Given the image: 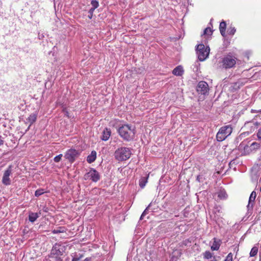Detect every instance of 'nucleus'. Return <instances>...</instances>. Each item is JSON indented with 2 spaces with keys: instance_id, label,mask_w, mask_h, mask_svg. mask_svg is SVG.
I'll return each instance as SVG.
<instances>
[{
  "instance_id": "obj_2",
  "label": "nucleus",
  "mask_w": 261,
  "mask_h": 261,
  "mask_svg": "<svg viewBox=\"0 0 261 261\" xmlns=\"http://www.w3.org/2000/svg\"><path fill=\"white\" fill-rule=\"evenodd\" d=\"M131 155V149L126 147L118 148L114 153L115 159L119 162L126 161L130 158Z\"/></svg>"
},
{
  "instance_id": "obj_16",
  "label": "nucleus",
  "mask_w": 261,
  "mask_h": 261,
  "mask_svg": "<svg viewBox=\"0 0 261 261\" xmlns=\"http://www.w3.org/2000/svg\"><path fill=\"white\" fill-rule=\"evenodd\" d=\"M220 245H221L220 240L217 239L216 238H214L213 239V244L211 246V249L213 251H214V250L217 251L219 249Z\"/></svg>"
},
{
  "instance_id": "obj_40",
  "label": "nucleus",
  "mask_w": 261,
  "mask_h": 261,
  "mask_svg": "<svg viewBox=\"0 0 261 261\" xmlns=\"http://www.w3.org/2000/svg\"><path fill=\"white\" fill-rule=\"evenodd\" d=\"M63 112H64V113H65V115H66L68 117H69V115H68V114H69V113H68V111H66V110L65 109H64L63 110Z\"/></svg>"
},
{
  "instance_id": "obj_44",
  "label": "nucleus",
  "mask_w": 261,
  "mask_h": 261,
  "mask_svg": "<svg viewBox=\"0 0 261 261\" xmlns=\"http://www.w3.org/2000/svg\"><path fill=\"white\" fill-rule=\"evenodd\" d=\"M251 112H254L253 110H251Z\"/></svg>"
},
{
  "instance_id": "obj_12",
  "label": "nucleus",
  "mask_w": 261,
  "mask_h": 261,
  "mask_svg": "<svg viewBox=\"0 0 261 261\" xmlns=\"http://www.w3.org/2000/svg\"><path fill=\"white\" fill-rule=\"evenodd\" d=\"M256 196V192L254 191L252 192V193H251V194L250 195V197L249 198V201H248V203L247 206V208L248 209V212L251 211L252 210L253 206H254V201H255Z\"/></svg>"
},
{
  "instance_id": "obj_15",
  "label": "nucleus",
  "mask_w": 261,
  "mask_h": 261,
  "mask_svg": "<svg viewBox=\"0 0 261 261\" xmlns=\"http://www.w3.org/2000/svg\"><path fill=\"white\" fill-rule=\"evenodd\" d=\"M111 135V130L110 128H105L102 132L100 137L102 141H106L109 140Z\"/></svg>"
},
{
  "instance_id": "obj_3",
  "label": "nucleus",
  "mask_w": 261,
  "mask_h": 261,
  "mask_svg": "<svg viewBox=\"0 0 261 261\" xmlns=\"http://www.w3.org/2000/svg\"><path fill=\"white\" fill-rule=\"evenodd\" d=\"M232 128L230 125L221 127L216 135L217 140L221 142L224 140L232 133Z\"/></svg>"
},
{
  "instance_id": "obj_20",
  "label": "nucleus",
  "mask_w": 261,
  "mask_h": 261,
  "mask_svg": "<svg viewBox=\"0 0 261 261\" xmlns=\"http://www.w3.org/2000/svg\"><path fill=\"white\" fill-rule=\"evenodd\" d=\"M37 119V115L33 113L31 114L29 117L27 118V120L30 123V126L28 127V129H29L30 126L36 121Z\"/></svg>"
},
{
  "instance_id": "obj_5",
  "label": "nucleus",
  "mask_w": 261,
  "mask_h": 261,
  "mask_svg": "<svg viewBox=\"0 0 261 261\" xmlns=\"http://www.w3.org/2000/svg\"><path fill=\"white\" fill-rule=\"evenodd\" d=\"M196 51L198 59L200 61H203L208 56L210 48L208 47H205L203 44H200L197 46Z\"/></svg>"
},
{
  "instance_id": "obj_39",
  "label": "nucleus",
  "mask_w": 261,
  "mask_h": 261,
  "mask_svg": "<svg viewBox=\"0 0 261 261\" xmlns=\"http://www.w3.org/2000/svg\"><path fill=\"white\" fill-rule=\"evenodd\" d=\"M197 180L199 182H202L203 181L202 176L200 175H198L197 176Z\"/></svg>"
},
{
  "instance_id": "obj_14",
  "label": "nucleus",
  "mask_w": 261,
  "mask_h": 261,
  "mask_svg": "<svg viewBox=\"0 0 261 261\" xmlns=\"http://www.w3.org/2000/svg\"><path fill=\"white\" fill-rule=\"evenodd\" d=\"M260 172L261 170L257 166L252 167L251 171V176L252 179L254 181L257 180L259 176Z\"/></svg>"
},
{
  "instance_id": "obj_22",
  "label": "nucleus",
  "mask_w": 261,
  "mask_h": 261,
  "mask_svg": "<svg viewBox=\"0 0 261 261\" xmlns=\"http://www.w3.org/2000/svg\"><path fill=\"white\" fill-rule=\"evenodd\" d=\"M67 229L65 227H59L52 230L54 234L66 232Z\"/></svg>"
},
{
  "instance_id": "obj_33",
  "label": "nucleus",
  "mask_w": 261,
  "mask_h": 261,
  "mask_svg": "<svg viewBox=\"0 0 261 261\" xmlns=\"http://www.w3.org/2000/svg\"><path fill=\"white\" fill-rule=\"evenodd\" d=\"M213 33V31L210 28H206L203 32L204 35H211Z\"/></svg>"
},
{
  "instance_id": "obj_30",
  "label": "nucleus",
  "mask_w": 261,
  "mask_h": 261,
  "mask_svg": "<svg viewBox=\"0 0 261 261\" xmlns=\"http://www.w3.org/2000/svg\"><path fill=\"white\" fill-rule=\"evenodd\" d=\"M236 30L234 28V27H229L228 29H227V33L229 34V35H233L234 34L235 32H236Z\"/></svg>"
},
{
  "instance_id": "obj_13",
  "label": "nucleus",
  "mask_w": 261,
  "mask_h": 261,
  "mask_svg": "<svg viewBox=\"0 0 261 261\" xmlns=\"http://www.w3.org/2000/svg\"><path fill=\"white\" fill-rule=\"evenodd\" d=\"M259 124L260 123L257 121L252 120L246 122L245 123V127L248 128H250V131L252 132L257 129Z\"/></svg>"
},
{
  "instance_id": "obj_32",
  "label": "nucleus",
  "mask_w": 261,
  "mask_h": 261,
  "mask_svg": "<svg viewBox=\"0 0 261 261\" xmlns=\"http://www.w3.org/2000/svg\"><path fill=\"white\" fill-rule=\"evenodd\" d=\"M49 257L51 258L53 261H63V258L60 256H49Z\"/></svg>"
},
{
  "instance_id": "obj_19",
  "label": "nucleus",
  "mask_w": 261,
  "mask_h": 261,
  "mask_svg": "<svg viewBox=\"0 0 261 261\" xmlns=\"http://www.w3.org/2000/svg\"><path fill=\"white\" fill-rule=\"evenodd\" d=\"M39 217V215L37 213L30 212L29 215V220L31 222H34Z\"/></svg>"
},
{
  "instance_id": "obj_4",
  "label": "nucleus",
  "mask_w": 261,
  "mask_h": 261,
  "mask_svg": "<svg viewBox=\"0 0 261 261\" xmlns=\"http://www.w3.org/2000/svg\"><path fill=\"white\" fill-rule=\"evenodd\" d=\"M66 246L62 243H57L52 247L49 256H62L66 250Z\"/></svg>"
},
{
  "instance_id": "obj_17",
  "label": "nucleus",
  "mask_w": 261,
  "mask_h": 261,
  "mask_svg": "<svg viewBox=\"0 0 261 261\" xmlns=\"http://www.w3.org/2000/svg\"><path fill=\"white\" fill-rule=\"evenodd\" d=\"M97 153L95 150L92 151L91 154L87 158V161L89 163H92L94 162L96 159Z\"/></svg>"
},
{
  "instance_id": "obj_6",
  "label": "nucleus",
  "mask_w": 261,
  "mask_h": 261,
  "mask_svg": "<svg viewBox=\"0 0 261 261\" xmlns=\"http://www.w3.org/2000/svg\"><path fill=\"white\" fill-rule=\"evenodd\" d=\"M236 63V58L231 55H228L224 56L221 61V66L225 69L233 67Z\"/></svg>"
},
{
  "instance_id": "obj_25",
  "label": "nucleus",
  "mask_w": 261,
  "mask_h": 261,
  "mask_svg": "<svg viewBox=\"0 0 261 261\" xmlns=\"http://www.w3.org/2000/svg\"><path fill=\"white\" fill-rule=\"evenodd\" d=\"M258 249L257 246H254L253 247L250 252V257H254L256 256L258 252Z\"/></svg>"
},
{
  "instance_id": "obj_42",
  "label": "nucleus",
  "mask_w": 261,
  "mask_h": 261,
  "mask_svg": "<svg viewBox=\"0 0 261 261\" xmlns=\"http://www.w3.org/2000/svg\"><path fill=\"white\" fill-rule=\"evenodd\" d=\"M91 258L87 257L83 261H91Z\"/></svg>"
},
{
  "instance_id": "obj_10",
  "label": "nucleus",
  "mask_w": 261,
  "mask_h": 261,
  "mask_svg": "<svg viewBox=\"0 0 261 261\" xmlns=\"http://www.w3.org/2000/svg\"><path fill=\"white\" fill-rule=\"evenodd\" d=\"M197 91L201 94L205 95L207 94L209 91L207 83L204 81L199 82L197 86Z\"/></svg>"
},
{
  "instance_id": "obj_29",
  "label": "nucleus",
  "mask_w": 261,
  "mask_h": 261,
  "mask_svg": "<svg viewBox=\"0 0 261 261\" xmlns=\"http://www.w3.org/2000/svg\"><path fill=\"white\" fill-rule=\"evenodd\" d=\"M44 189H39L37 190L35 192V196L36 197H39V196L42 195L45 193Z\"/></svg>"
},
{
  "instance_id": "obj_21",
  "label": "nucleus",
  "mask_w": 261,
  "mask_h": 261,
  "mask_svg": "<svg viewBox=\"0 0 261 261\" xmlns=\"http://www.w3.org/2000/svg\"><path fill=\"white\" fill-rule=\"evenodd\" d=\"M226 23L225 21H223L220 23L219 25V30L221 34L223 37L225 36V30H226Z\"/></svg>"
},
{
  "instance_id": "obj_27",
  "label": "nucleus",
  "mask_w": 261,
  "mask_h": 261,
  "mask_svg": "<svg viewBox=\"0 0 261 261\" xmlns=\"http://www.w3.org/2000/svg\"><path fill=\"white\" fill-rule=\"evenodd\" d=\"M250 146L251 147V148L252 149V151L255 150L260 148V144L256 142H254L252 143Z\"/></svg>"
},
{
  "instance_id": "obj_26",
  "label": "nucleus",
  "mask_w": 261,
  "mask_h": 261,
  "mask_svg": "<svg viewBox=\"0 0 261 261\" xmlns=\"http://www.w3.org/2000/svg\"><path fill=\"white\" fill-rule=\"evenodd\" d=\"M91 4L92 5L91 11H94L96 8H97L99 6V3L98 1L96 0H92L91 2Z\"/></svg>"
},
{
  "instance_id": "obj_28",
  "label": "nucleus",
  "mask_w": 261,
  "mask_h": 261,
  "mask_svg": "<svg viewBox=\"0 0 261 261\" xmlns=\"http://www.w3.org/2000/svg\"><path fill=\"white\" fill-rule=\"evenodd\" d=\"M83 257V255L80 253L75 254L71 261H79Z\"/></svg>"
},
{
  "instance_id": "obj_11",
  "label": "nucleus",
  "mask_w": 261,
  "mask_h": 261,
  "mask_svg": "<svg viewBox=\"0 0 261 261\" xmlns=\"http://www.w3.org/2000/svg\"><path fill=\"white\" fill-rule=\"evenodd\" d=\"M238 149L243 154H248L252 151L251 147L247 144L246 141H243L238 146Z\"/></svg>"
},
{
  "instance_id": "obj_23",
  "label": "nucleus",
  "mask_w": 261,
  "mask_h": 261,
  "mask_svg": "<svg viewBox=\"0 0 261 261\" xmlns=\"http://www.w3.org/2000/svg\"><path fill=\"white\" fill-rule=\"evenodd\" d=\"M218 197L220 199H225L227 197V195L225 190H221L218 192Z\"/></svg>"
},
{
  "instance_id": "obj_8",
  "label": "nucleus",
  "mask_w": 261,
  "mask_h": 261,
  "mask_svg": "<svg viewBox=\"0 0 261 261\" xmlns=\"http://www.w3.org/2000/svg\"><path fill=\"white\" fill-rule=\"evenodd\" d=\"M12 166L10 165L8 168L4 171L2 182L5 186H9L11 184V180L10 179V175L12 174Z\"/></svg>"
},
{
  "instance_id": "obj_24",
  "label": "nucleus",
  "mask_w": 261,
  "mask_h": 261,
  "mask_svg": "<svg viewBox=\"0 0 261 261\" xmlns=\"http://www.w3.org/2000/svg\"><path fill=\"white\" fill-rule=\"evenodd\" d=\"M147 177H142L139 180V186L141 188H143L147 182Z\"/></svg>"
},
{
  "instance_id": "obj_7",
  "label": "nucleus",
  "mask_w": 261,
  "mask_h": 261,
  "mask_svg": "<svg viewBox=\"0 0 261 261\" xmlns=\"http://www.w3.org/2000/svg\"><path fill=\"white\" fill-rule=\"evenodd\" d=\"M100 178V175L99 172L94 168H91L84 175L85 180L91 179L95 182L98 181Z\"/></svg>"
},
{
  "instance_id": "obj_35",
  "label": "nucleus",
  "mask_w": 261,
  "mask_h": 261,
  "mask_svg": "<svg viewBox=\"0 0 261 261\" xmlns=\"http://www.w3.org/2000/svg\"><path fill=\"white\" fill-rule=\"evenodd\" d=\"M62 157V154H60L56 156L54 158V160L55 162L58 163L61 161Z\"/></svg>"
},
{
  "instance_id": "obj_45",
  "label": "nucleus",
  "mask_w": 261,
  "mask_h": 261,
  "mask_svg": "<svg viewBox=\"0 0 261 261\" xmlns=\"http://www.w3.org/2000/svg\"><path fill=\"white\" fill-rule=\"evenodd\" d=\"M260 192H261V187L260 188Z\"/></svg>"
},
{
  "instance_id": "obj_31",
  "label": "nucleus",
  "mask_w": 261,
  "mask_h": 261,
  "mask_svg": "<svg viewBox=\"0 0 261 261\" xmlns=\"http://www.w3.org/2000/svg\"><path fill=\"white\" fill-rule=\"evenodd\" d=\"M204 257L209 259L212 257V253L209 251H206L204 253Z\"/></svg>"
},
{
  "instance_id": "obj_36",
  "label": "nucleus",
  "mask_w": 261,
  "mask_h": 261,
  "mask_svg": "<svg viewBox=\"0 0 261 261\" xmlns=\"http://www.w3.org/2000/svg\"><path fill=\"white\" fill-rule=\"evenodd\" d=\"M150 204L147 206V207L144 211V212H143V213L142 214L140 218V220H142L143 219V217L146 215L147 213V210H148V208H149V207L150 206Z\"/></svg>"
},
{
  "instance_id": "obj_34",
  "label": "nucleus",
  "mask_w": 261,
  "mask_h": 261,
  "mask_svg": "<svg viewBox=\"0 0 261 261\" xmlns=\"http://www.w3.org/2000/svg\"><path fill=\"white\" fill-rule=\"evenodd\" d=\"M233 255L231 253H229L224 261H232Z\"/></svg>"
},
{
  "instance_id": "obj_43",
  "label": "nucleus",
  "mask_w": 261,
  "mask_h": 261,
  "mask_svg": "<svg viewBox=\"0 0 261 261\" xmlns=\"http://www.w3.org/2000/svg\"><path fill=\"white\" fill-rule=\"evenodd\" d=\"M234 161H231L229 163V165H232V164H234Z\"/></svg>"
},
{
  "instance_id": "obj_18",
  "label": "nucleus",
  "mask_w": 261,
  "mask_h": 261,
  "mask_svg": "<svg viewBox=\"0 0 261 261\" xmlns=\"http://www.w3.org/2000/svg\"><path fill=\"white\" fill-rule=\"evenodd\" d=\"M184 73V70L181 66H178L172 71V73L176 76H181Z\"/></svg>"
},
{
  "instance_id": "obj_9",
  "label": "nucleus",
  "mask_w": 261,
  "mask_h": 261,
  "mask_svg": "<svg viewBox=\"0 0 261 261\" xmlns=\"http://www.w3.org/2000/svg\"><path fill=\"white\" fill-rule=\"evenodd\" d=\"M79 155V153L78 151L74 149H70L66 151L65 154V158L70 162L73 163Z\"/></svg>"
},
{
  "instance_id": "obj_1",
  "label": "nucleus",
  "mask_w": 261,
  "mask_h": 261,
  "mask_svg": "<svg viewBox=\"0 0 261 261\" xmlns=\"http://www.w3.org/2000/svg\"><path fill=\"white\" fill-rule=\"evenodd\" d=\"M117 132L124 141H130L135 138V127L128 124H123L118 128Z\"/></svg>"
},
{
  "instance_id": "obj_38",
  "label": "nucleus",
  "mask_w": 261,
  "mask_h": 261,
  "mask_svg": "<svg viewBox=\"0 0 261 261\" xmlns=\"http://www.w3.org/2000/svg\"><path fill=\"white\" fill-rule=\"evenodd\" d=\"M94 11H91V9H90L89 10V15L88 16V18L89 19H91L93 17V12H94Z\"/></svg>"
},
{
  "instance_id": "obj_41",
  "label": "nucleus",
  "mask_w": 261,
  "mask_h": 261,
  "mask_svg": "<svg viewBox=\"0 0 261 261\" xmlns=\"http://www.w3.org/2000/svg\"><path fill=\"white\" fill-rule=\"evenodd\" d=\"M4 144V140L2 139L1 136H0V146Z\"/></svg>"
},
{
  "instance_id": "obj_37",
  "label": "nucleus",
  "mask_w": 261,
  "mask_h": 261,
  "mask_svg": "<svg viewBox=\"0 0 261 261\" xmlns=\"http://www.w3.org/2000/svg\"><path fill=\"white\" fill-rule=\"evenodd\" d=\"M256 135L258 139L261 141V127L258 129Z\"/></svg>"
}]
</instances>
